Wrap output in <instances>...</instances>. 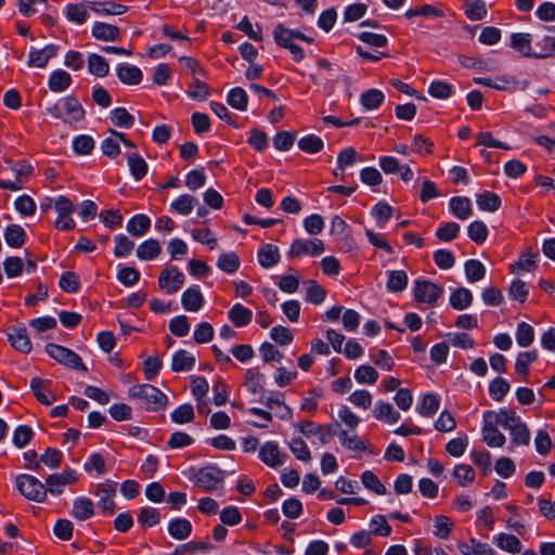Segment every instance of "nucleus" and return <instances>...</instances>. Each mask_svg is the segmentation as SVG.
<instances>
[{
	"mask_svg": "<svg viewBox=\"0 0 555 555\" xmlns=\"http://www.w3.org/2000/svg\"><path fill=\"white\" fill-rule=\"evenodd\" d=\"M160 519H162L160 513L155 507L146 506V507H142L139 511L138 522L143 528L154 527L157 524H159Z\"/></svg>",
	"mask_w": 555,
	"mask_h": 555,
	"instance_id": "obj_47",
	"label": "nucleus"
},
{
	"mask_svg": "<svg viewBox=\"0 0 555 555\" xmlns=\"http://www.w3.org/2000/svg\"><path fill=\"white\" fill-rule=\"evenodd\" d=\"M129 396L140 401L147 411H159L168 403L167 396L151 384L134 385L129 388Z\"/></svg>",
	"mask_w": 555,
	"mask_h": 555,
	"instance_id": "obj_1",
	"label": "nucleus"
},
{
	"mask_svg": "<svg viewBox=\"0 0 555 555\" xmlns=\"http://www.w3.org/2000/svg\"><path fill=\"white\" fill-rule=\"evenodd\" d=\"M453 476L461 487H467L475 480V470L470 465L459 464L453 469Z\"/></svg>",
	"mask_w": 555,
	"mask_h": 555,
	"instance_id": "obj_56",
	"label": "nucleus"
},
{
	"mask_svg": "<svg viewBox=\"0 0 555 555\" xmlns=\"http://www.w3.org/2000/svg\"><path fill=\"white\" fill-rule=\"evenodd\" d=\"M465 275L469 283H476L486 275L485 266L476 259H469L464 264Z\"/></svg>",
	"mask_w": 555,
	"mask_h": 555,
	"instance_id": "obj_45",
	"label": "nucleus"
},
{
	"mask_svg": "<svg viewBox=\"0 0 555 555\" xmlns=\"http://www.w3.org/2000/svg\"><path fill=\"white\" fill-rule=\"evenodd\" d=\"M185 276L177 267L164 269L158 276L159 288L166 294L177 293L184 284Z\"/></svg>",
	"mask_w": 555,
	"mask_h": 555,
	"instance_id": "obj_10",
	"label": "nucleus"
},
{
	"mask_svg": "<svg viewBox=\"0 0 555 555\" xmlns=\"http://www.w3.org/2000/svg\"><path fill=\"white\" fill-rule=\"evenodd\" d=\"M440 405V400L435 393H427L423 397L417 409L418 413L424 417H431L436 414Z\"/></svg>",
	"mask_w": 555,
	"mask_h": 555,
	"instance_id": "obj_49",
	"label": "nucleus"
},
{
	"mask_svg": "<svg viewBox=\"0 0 555 555\" xmlns=\"http://www.w3.org/2000/svg\"><path fill=\"white\" fill-rule=\"evenodd\" d=\"M26 233L18 224H10L4 231L7 244L13 248H20L25 243Z\"/></svg>",
	"mask_w": 555,
	"mask_h": 555,
	"instance_id": "obj_37",
	"label": "nucleus"
},
{
	"mask_svg": "<svg viewBox=\"0 0 555 555\" xmlns=\"http://www.w3.org/2000/svg\"><path fill=\"white\" fill-rule=\"evenodd\" d=\"M465 14L470 21L482 20L487 15L485 2L482 0H468Z\"/></svg>",
	"mask_w": 555,
	"mask_h": 555,
	"instance_id": "obj_64",
	"label": "nucleus"
},
{
	"mask_svg": "<svg viewBox=\"0 0 555 555\" xmlns=\"http://www.w3.org/2000/svg\"><path fill=\"white\" fill-rule=\"evenodd\" d=\"M57 47L55 44H48L40 50H30L27 64L30 67L43 68L48 65L49 61L57 54Z\"/></svg>",
	"mask_w": 555,
	"mask_h": 555,
	"instance_id": "obj_15",
	"label": "nucleus"
},
{
	"mask_svg": "<svg viewBox=\"0 0 555 555\" xmlns=\"http://www.w3.org/2000/svg\"><path fill=\"white\" fill-rule=\"evenodd\" d=\"M117 483L112 480H105L96 486L95 495L99 498L98 508L104 515L111 516L115 513V501Z\"/></svg>",
	"mask_w": 555,
	"mask_h": 555,
	"instance_id": "obj_9",
	"label": "nucleus"
},
{
	"mask_svg": "<svg viewBox=\"0 0 555 555\" xmlns=\"http://www.w3.org/2000/svg\"><path fill=\"white\" fill-rule=\"evenodd\" d=\"M494 540L496 545L505 552L517 554L521 551L520 540L513 534L500 533L494 538Z\"/></svg>",
	"mask_w": 555,
	"mask_h": 555,
	"instance_id": "obj_39",
	"label": "nucleus"
},
{
	"mask_svg": "<svg viewBox=\"0 0 555 555\" xmlns=\"http://www.w3.org/2000/svg\"><path fill=\"white\" fill-rule=\"evenodd\" d=\"M240 266V258L234 251L221 254L217 261V267L228 274L235 273Z\"/></svg>",
	"mask_w": 555,
	"mask_h": 555,
	"instance_id": "obj_43",
	"label": "nucleus"
},
{
	"mask_svg": "<svg viewBox=\"0 0 555 555\" xmlns=\"http://www.w3.org/2000/svg\"><path fill=\"white\" fill-rule=\"evenodd\" d=\"M196 359L184 349L176 351L172 356L171 370L173 372L191 371L195 365Z\"/></svg>",
	"mask_w": 555,
	"mask_h": 555,
	"instance_id": "obj_24",
	"label": "nucleus"
},
{
	"mask_svg": "<svg viewBox=\"0 0 555 555\" xmlns=\"http://www.w3.org/2000/svg\"><path fill=\"white\" fill-rule=\"evenodd\" d=\"M70 83V75L63 69L54 70L49 78V88L53 92H62L66 90Z\"/></svg>",
	"mask_w": 555,
	"mask_h": 555,
	"instance_id": "obj_36",
	"label": "nucleus"
},
{
	"mask_svg": "<svg viewBox=\"0 0 555 555\" xmlns=\"http://www.w3.org/2000/svg\"><path fill=\"white\" fill-rule=\"evenodd\" d=\"M117 76L119 80L129 86L139 85L142 81L143 74L142 70L131 64H120L116 68Z\"/></svg>",
	"mask_w": 555,
	"mask_h": 555,
	"instance_id": "obj_19",
	"label": "nucleus"
},
{
	"mask_svg": "<svg viewBox=\"0 0 555 555\" xmlns=\"http://www.w3.org/2000/svg\"><path fill=\"white\" fill-rule=\"evenodd\" d=\"M77 480V474L74 469L67 468L62 473L52 474L46 479L47 493L52 495H60L63 492V488L67 485H72Z\"/></svg>",
	"mask_w": 555,
	"mask_h": 555,
	"instance_id": "obj_11",
	"label": "nucleus"
},
{
	"mask_svg": "<svg viewBox=\"0 0 555 555\" xmlns=\"http://www.w3.org/2000/svg\"><path fill=\"white\" fill-rule=\"evenodd\" d=\"M494 415L496 416V424L508 431L522 422L520 416L512 409H501L499 412H494Z\"/></svg>",
	"mask_w": 555,
	"mask_h": 555,
	"instance_id": "obj_42",
	"label": "nucleus"
},
{
	"mask_svg": "<svg viewBox=\"0 0 555 555\" xmlns=\"http://www.w3.org/2000/svg\"><path fill=\"white\" fill-rule=\"evenodd\" d=\"M413 293L417 302L435 306L443 294V287L427 280H416Z\"/></svg>",
	"mask_w": 555,
	"mask_h": 555,
	"instance_id": "obj_8",
	"label": "nucleus"
},
{
	"mask_svg": "<svg viewBox=\"0 0 555 555\" xmlns=\"http://www.w3.org/2000/svg\"><path fill=\"white\" fill-rule=\"evenodd\" d=\"M476 203L480 210L496 211L501 207V198L498 194L485 191L477 195Z\"/></svg>",
	"mask_w": 555,
	"mask_h": 555,
	"instance_id": "obj_35",
	"label": "nucleus"
},
{
	"mask_svg": "<svg viewBox=\"0 0 555 555\" xmlns=\"http://www.w3.org/2000/svg\"><path fill=\"white\" fill-rule=\"evenodd\" d=\"M197 203L198 201L194 196L182 194L171 203L170 210L179 215L188 216L192 212Z\"/></svg>",
	"mask_w": 555,
	"mask_h": 555,
	"instance_id": "obj_33",
	"label": "nucleus"
},
{
	"mask_svg": "<svg viewBox=\"0 0 555 555\" xmlns=\"http://www.w3.org/2000/svg\"><path fill=\"white\" fill-rule=\"evenodd\" d=\"M385 100L384 93L378 89H370L361 94L360 102L366 109L378 108Z\"/></svg>",
	"mask_w": 555,
	"mask_h": 555,
	"instance_id": "obj_48",
	"label": "nucleus"
},
{
	"mask_svg": "<svg viewBox=\"0 0 555 555\" xmlns=\"http://www.w3.org/2000/svg\"><path fill=\"white\" fill-rule=\"evenodd\" d=\"M306 285V300L313 305L322 304L326 297V291L314 280L307 281Z\"/></svg>",
	"mask_w": 555,
	"mask_h": 555,
	"instance_id": "obj_51",
	"label": "nucleus"
},
{
	"mask_svg": "<svg viewBox=\"0 0 555 555\" xmlns=\"http://www.w3.org/2000/svg\"><path fill=\"white\" fill-rule=\"evenodd\" d=\"M228 318L236 327H244L251 322L253 312L242 304H235L229 310Z\"/></svg>",
	"mask_w": 555,
	"mask_h": 555,
	"instance_id": "obj_25",
	"label": "nucleus"
},
{
	"mask_svg": "<svg viewBox=\"0 0 555 555\" xmlns=\"http://www.w3.org/2000/svg\"><path fill=\"white\" fill-rule=\"evenodd\" d=\"M128 165L134 180L140 181L146 176L149 167L146 162L140 155L135 153L129 154Z\"/></svg>",
	"mask_w": 555,
	"mask_h": 555,
	"instance_id": "obj_46",
	"label": "nucleus"
},
{
	"mask_svg": "<svg viewBox=\"0 0 555 555\" xmlns=\"http://www.w3.org/2000/svg\"><path fill=\"white\" fill-rule=\"evenodd\" d=\"M509 383L503 377H495L489 385V395L494 401H502L509 391Z\"/></svg>",
	"mask_w": 555,
	"mask_h": 555,
	"instance_id": "obj_55",
	"label": "nucleus"
},
{
	"mask_svg": "<svg viewBox=\"0 0 555 555\" xmlns=\"http://www.w3.org/2000/svg\"><path fill=\"white\" fill-rule=\"evenodd\" d=\"M450 210L460 220H466L473 214L469 198L455 196L450 199Z\"/></svg>",
	"mask_w": 555,
	"mask_h": 555,
	"instance_id": "obj_29",
	"label": "nucleus"
},
{
	"mask_svg": "<svg viewBox=\"0 0 555 555\" xmlns=\"http://www.w3.org/2000/svg\"><path fill=\"white\" fill-rule=\"evenodd\" d=\"M511 47L524 56L543 57V56L548 55L547 53L537 54V53L532 52L530 34H525V33L512 34Z\"/></svg>",
	"mask_w": 555,
	"mask_h": 555,
	"instance_id": "obj_17",
	"label": "nucleus"
},
{
	"mask_svg": "<svg viewBox=\"0 0 555 555\" xmlns=\"http://www.w3.org/2000/svg\"><path fill=\"white\" fill-rule=\"evenodd\" d=\"M494 415L496 416V424L508 431L522 422L520 416L512 409H501L499 412H494Z\"/></svg>",
	"mask_w": 555,
	"mask_h": 555,
	"instance_id": "obj_41",
	"label": "nucleus"
},
{
	"mask_svg": "<svg viewBox=\"0 0 555 555\" xmlns=\"http://www.w3.org/2000/svg\"><path fill=\"white\" fill-rule=\"evenodd\" d=\"M324 243L319 238H296L292 242L287 251L288 259H296L304 256L318 257L324 253Z\"/></svg>",
	"mask_w": 555,
	"mask_h": 555,
	"instance_id": "obj_5",
	"label": "nucleus"
},
{
	"mask_svg": "<svg viewBox=\"0 0 555 555\" xmlns=\"http://www.w3.org/2000/svg\"><path fill=\"white\" fill-rule=\"evenodd\" d=\"M373 415L378 421L389 424L397 423L400 420V413L395 410L391 403L378 400L375 403Z\"/></svg>",
	"mask_w": 555,
	"mask_h": 555,
	"instance_id": "obj_20",
	"label": "nucleus"
},
{
	"mask_svg": "<svg viewBox=\"0 0 555 555\" xmlns=\"http://www.w3.org/2000/svg\"><path fill=\"white\" fill-rule=\"evenodd\" d=\"M63 109L69 122H77L83 119L85 109L76 96L68 95L63 100Z\"/></svg>",
	"mask_w": 555,
	"mask_h": 555,
	"instance_id": "obj_27",
	"label": "nucleus"
},
{
	"mask_svg": "<svg viewBox=\"0 0 555 555\" xmlns=\"http://www.w3.org/2000/svg\"><path fill=\"white\" fill-rule=\"evenodd\" d=\"M371 214L378 228L383 229L392 216V207L385 202H379L372 208Z\"/></svg>",
	"mask_w": 555,
	"mask_h": 555,
	"instance_id": "obj_54",
	"label": "nucleus"
},
{
	"mask_svg": "<svg viewBox=\"0 0 555 555\" xmlns=\"http://www.w3.org/2000/svg\"><path fill=\"white\" fill-rule=\"evenodd\" d=\"M70 515L78 520H87L94 515V504L86 496L76 498L73 502Z\"/></svg>",
	"mask_w": 555,
	"mask_h": 555,
	"instance_id": "obj_18",
	"label": "nucleus"
},
{
	"mask_svg": "<svg viewBox=\"0 0 555 555\" xmlns=\"http://www.w3.org/2000/svg\"><path fill=\"white\" fill-rule=\"evenodd\" d=\"M89 8L96 14L105 15H121L128 11L126 5L113 1H91Z\"/></svg>",
	"mask_w": 555,
	"mask_h": 555,
	"instance_id": "obj_22",
	"label": "nucleus"
},
{
	"mask_svg": "<svg viewBox=\"0 0 555 555\" xmlns=\"http://www.w3.org/2000/svg\"><path fill=\"white\" fill-rule=\"evenodd\" d=\"M189 479L204 491L211 492L222 487L224 472L217 466L207 465L198 469H190Z\"/></svg>",
	"mask_w": 555,
	"mask_h": 555,
	"instance_id": "obj_2",
	"label": "nucleus"
},
{
	"mask_svg": "<svg viewBox=\"0 0 555 555\" xmlns=\"http://www.w3.org/2000/svg\"><path fill=\"white\" fill-rule=\"evenodd\" d=\"M151 227V219L143 214L133 216L127 223V231L137 237L143 236Z\"/></svg>",
	"mask_w": 555,
	"mask_h": 555,
	"instance_id": "obj_31",
	"label": "nucleus"
},
{
	"mask_svg": "<svg viewBox=\"0 0 555 555\" xmlns=\"http://www.w3.org/2000/svg\"><path fill=\"white\" fill-rule=\"evenodd\" d=\"M192 524L186 518H175L168 525L169 534L176 540H185L192 533Z\"/></svg>",
	"mask_w": 555,
	"mask_h": 555,
	"instance_id": "obj_26",
	"label": "nucleus"
},
{
	"mask_svg": "<svg viewBox=\"0 0 555 555\" xmlns=\"http://www.w3.org/2000/svg\"><path fill=\"white\" fill-rule=\"evenodd\" d=\"M92 36L98 40L116 41L120 37V29L115 25L95 22L92 26Z\"/></svg>",
	"mask_w": 555,
	"mask_h": 555,
	"instance_id": "obj_21",
	"label": "nucleus"
},
{
	"mask_svg": "<svg viewBox=\"0 0 555 555\" xmlns=\"http://www.w3.org/2000/svg\"><path fill=\"white\" fill-rule=\"evenodd\" d=\"M273 38L275 43L284 49H287L295 62H301L305 59V53L301 47L295 43V29L285 27L283 24H278L273 30Z\"/></svg>",
	"mask_w": 555,
	"mask_h": 555,
	"instance_id": "obj_4",
	"label": "nucleus"
},
{
	"mask_svg": "<svg viewBox=\"0 0 555 555\" xmlns=\"http://www.w3.org/2000/svg\"><path fill=\"white\" fill-rule=\"evenodd\" d=\"M534 339V330L533 327L526 323V322H520L518 325H517V331H516V340H517V344L520 346V347H528L532 344Z\"/></svg>",
	"mask_w": 555,
	"mask_h": 555,
	"instance_id": "obj_63",
	"label": "nucleus"
},
{
	"mask_svg": "<svg viewBox=\"0 0 555 555\" xmlns=\"http://www.w3.org/2000/svg\"><path fill=\"white\" fill-rule=\"evenodd\" d=\"M511 442L515 446H529L530 443V430L528 426L521 422L516 427L511 428Z\"/></svg>",
	"mask_w": 555,
	"mask_h": 555,
	"instance_id": "obj_60",
	"label": "nucleus"
},
{
	"mask_svg": "<svg viewBox=\"0 0 555 555\" xmlns=\"http://www.w3.org/2000/svg\"><path fill=\"white\" fill-rule=\"evenodd\" d=\"M18 491L26 499L42 503L47 499V490L44 483L38 478L28 474L18 475L15 479Z\"/></svg>",
	"mask_w": 555,
	"mask_h": 555,
	"instance_id": "obj_3",
	"label": "nucleus"
},
{
	"mask_svg": "<svg viewBox=\"0 0 555 555\" xmlns=\"http://www.w3.org/2000/svg\"><path fill=\"white\" fill-rule=\"evenodd\" d=\"M264 375L257 369H248L245 373V386L253 395L259 393L263 389Z\"/></svg>",
	"mask_w": 555,
	"mask_h": 555,
	"instance_id": "obj_44",
	"label": "nucleus"
},
{
	"mask_svg": "<svg viewBox=\"0 0 555 555\" xmlns=\"http://www.w3.org/2000/svg\"><path fill=\"white\" fill-rule=\"evenodd\" d=\"M538 359V352L535 350L524 351L518 353L515 362V372L522 376L526 382L529 374V365L535 362Z\"/></svg>",
	"mask_w": 555,
	"mask_h": 555,
	"instance_id": "obj_32",
	"label": "nucleus"
},
{
	"mask_svg": "<svg viewBox=\"0 0 555 555\" xmlns=\"http://www.w3.org/2000/svg\"><path fill=\"white\" fill-rule=\"evenodd\" d=\"M65 16L69 22L82 25L89 14L83 3H69L65 7Z\"/></svg>",
	"mask_w": 555,
	"mask_h": 555,
	"instance_id": "obj_38",
	"label": "nucleus"
},
{
	"mask_svg": "<svg viewBox=\"0 0 555 555\" xmlns=\"http://www.w3.org/2000/svg\"><path fill=\"white\" fill-rule=\"evenodd\" d=\"M212 544L208 541H190L176 547V555L194 554L197 552L207 553L212 550Z\"/></svg>",
	"mask_w": 555,
	"mask_h": 555,
	"instance_id": "obj_53",
	"label": "nucleus"
},
{
	"mask_svg": "<svg viewBox=\"0 0 555 555\" xmlns=\"http://www.w3.org/2000/svg\"><path fill=\"white\" fill-rule=\"evenodd\" d=\"M259 459L269 467L282 466L287 454L280 451L276 442L268 441L259 449Z\"/></svg>",
	"mask_w": 555,
	"mask_h": 555,
	"instance_id": "obj_12",
	"label": "nucleus"
},
{
	"mask_svg": "<svg viewBox=\"0 0 555 555\" xmlns=\"http://www.w3.org/2000/svg\"><path fill=\"white\" fill-rule=\"evenodd\" d=\"M227 100L235 109L245 111L247 108L248 95L243 88L236 87L231 89Z\"/></svg>",
	"mask_w": 555,
	"mask_h": 555,
	"instance_id": "obj_59",
	"label": "nucleus"
},
{
	"mask_svg": "<svg viewBox=\"0 0 555 555\" xmlns=\"http://www.w3.org/2000/svg\"><path fill=\"white\" fill-rule=\"evenodd\" d=\"M29 386L34 396L40 403L50 405L55 401V395L52 392V382L50 379L33 377Z\"/></svg>",
	"mask_w": 555,
	"mask_h": 555,
	"instance_id": "obj_13",
	"label": "nucleus"
},
{
	"mask_svg": "<svg viewBox=\"0 0 555 555\" xmlns=\"http://www.w3.org/2000/svg\"><path fill=\"white\" fill-rule=\"evenodd\" d=\"M47 353L59 363L78 371H87L81 358L73 350L57 344L50 343L46 346Z\"/></svg>",
	"mask_w": 555,
	"mask_h": 555,
	"instance_id": "obj_6",
	"label": "nucleus"
},
{
	"mask_svg": "<svg viewBox=\"0 0 555 555\" xmlns=\"http://www.w3.org/2000/svg\"><path fill=\"white\" fill-rule=\"evenodd\" d=\"M111 121L119 128H131L134 124V117L125 108L116 107L111 112Z\"/></svg>",
	"mask_w": 555,
	"mask_h": 555,
	"instance_id": "obj_50",
	"label": "nucleus"
},
{
	"mask_svg": "<svg viewBox=\"0 0 555 555\" xmlns=\"http://www.w3.org/2000/svg\"><path fill=\"white\" fill-rule=\"evenodd\" d=\"M494 411H486L482 415V440L490 448H501L506 442V437L498 429Z\"/></svg>",
	"mask_w": 555,
	"mask_h": 555,
	"instance_id": "obj_7",
	"label": "nucleus"
},
{
	"mask_svg": "<svg viewBox=\"0 0 555 555\" xmlns=\"http://www.w3.org/2000/svg\"><path fill=\"white\" fill-rule=\"evenodd\" d=\"M162 247L159 242L155 238H149L137 248V257L141 260L150 261L156 259Z\"/></svg>",
	"mask_w": 555,
	"mask_h": 555,
	"instance_id": "obj_28",
	"label": "nucleus"
},
{
	"mask_svg": "<svg viewBox=\"0 0 555 555\" xmlns=\"http://www.w3.org/2000/svg\"><path fill=\"white\" fill-rule=\"evenodd\" d=\"M281 258L279 247L273 244H263L258 251V261L263 268H271L279 263Z\"/></svg>",
	"mask_w": 555,
	"mask_h": 555,
	"instance_id": "obj_23",
	"label": "nucleus"
},
{
	"mask_svg": "<svg viewBox=\"0 0 555 555\" xmlns=\"http://www.w3.org/2000/svg\"><path fill=\"white\" fill-rule=\"evenodd\" d=\"M8 338L15 350L22 353H29L31 351V341L23 324L11 327L8 333Z\"/></svg>",
	"mask_w": 555,
	"mask_h": 555,
	"instance_id": "obj_14",
	"label": "nucleus"
},
{
	"mask_svg": "<svg viewBox=\"0 0 555 555\" xmlns=\"http://www.w3.org/2000/svg\"><path fill=\"white\" fill-rule=\"evenodd\" d=\"M444 15L443 11L431 5V4H422L416 8L409 9L405 12L406 18H412L415 16H425V17H442Z\"/></svg>",
	"mask_w": 555,
	"mask_h": 555,
	"instance_id": "obj_58",
	"label": "nucleus"
},
{
	"mask_svg": "<svg viewBox=\"0 0 555 555\" xmlns=\"http://www.w3.org/2000/svg\"><path fill=\"white\" fill-rule=\"evenodd\" d=\"M467 234L476 244H482L486 242L489 232L485 222L476 220L468 225Z\"/></svg>",
	"mask_w": 555,
	"mask_h": 555,
	"instance_id": "obj_61",
	"label": "nucleus"
},
{
	"mask_svg": "<svg viewBox=\"0 0 555 555\" xmlns=\"http://www.w3.org/2000/svg\"><path fill=\"white\" fill-rule=\"evenodd\" d=\"M361 480L363 486L373 491L374 493L378 495L386 494L387 490L386 487L380 482L379 478L371 470H365L361 475Z\"/></svg>",
	"mask_w": 555,
	"mask_h": 555,
	"instance_id": "obj_57",
	"label": "nucleus"
},
{
	"mask_svg": "<svg viewBox=\"0 0 555 555\" xmlns=\"http://www.w3.org/2000/svg\"><path fill=\"white\" fill-rule=\"evenodd\" d=\"M473 302V294L466 287H459L450 295V305L455 310H464Z\"/></svg>",
	"mask_w": 555,
	"mask_h": 555,
	"instance_id": "obj_30",
	"label": "nucleus"
},
{
	"mask_svg": "<svg viewBox=\"0 0 555 555\" xmlns=\"http://www.w3.org/2000/svg\"><path fill=\"white\" fill-rule=\"evenodd\" d=\"M388 281H387V289L390 293H399L406 288L408 286V274L403 270H391L387 272Z\"/></svg>",
	"mask_w": 555,
	"mask_h": 555,
	"instance_id": "obj_34",
	"label": "nucleus"
},
{
	"mask_svg": "<svg viewBox=\"0 0 555 555\" xmlns=\"http://www.w3.org/2000/svg\"><path fill=\"white\" fill-rule=\"evenodd\" d=\"M182 307L190 312H196L205 304L204 296L198 286H192L185 289L181 296Z\"/></svg>",
	"mask_w": 555,
	"mask_h": 555,
	"instance_id": "obj_16",
	"label": "nucleus"
},
{
	"mask_svg": "<svg viewBox=\"0 0 555 555\" xmlns=\"http://www.w3.org/2000/svg\"><path fill=\"white\" fill-rule=\"evenodd\" d=\"M194 408L190 403L179 405L170 414V418L176 424H186L194 421Z\"/></svg>",
	"mask_w": 555,
	"mask_h": 555,
	"instance_id": "obj_52",
	"label": "nucleus"
},
{
	"mask_svg": "<svg viewBox=\"0 0 555 555\" xmlns=\"http://www.w3.org/2000/svg\"><path fill=\"white\" fill-rule=\"evenodd\" d=\"M298 147L306 153L314 154L324 147V143L320 137L309 134L298 141Z\"/></svg>",
	"mask_w": 555,
	"mask_h": 555,
	"instance_id": "obj_62",
	"label": "nucleus"
},
{
	"mask_svg": "<svg viewBox=\"0 0 555 555\" xmlns=\"http://www.w3.org/2000/svg\"><path fill=\"white\" fill-rule=\"evenodd\" d=\"M88 70L90 74L102 78L108 74L109 65L103 56L92 53L88 56Z\"/></svg>",
	"mask_w": 555,
	"mask_h": 555,
	"instance_id": "obj_40",
	"label": "nucleus"
}]
</instances>
